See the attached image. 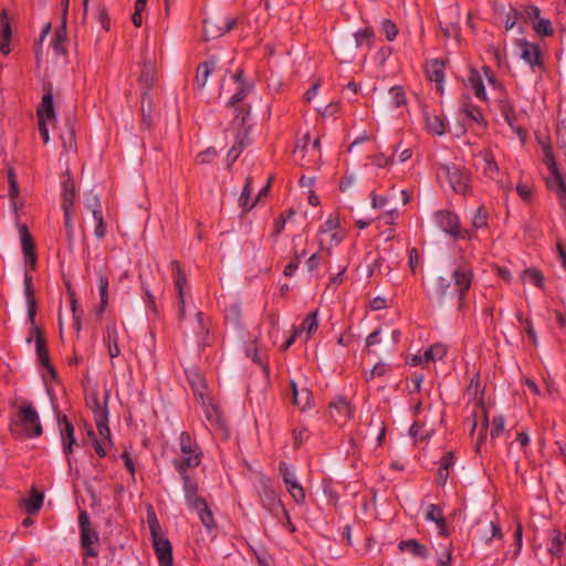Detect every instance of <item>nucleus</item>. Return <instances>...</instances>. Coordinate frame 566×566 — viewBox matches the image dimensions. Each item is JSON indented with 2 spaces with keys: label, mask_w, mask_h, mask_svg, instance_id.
Segmentation results:
<instances>
[{
  "label": "nucleus",
  "mask_w": 566,
  "mask_h": 566,
  "mask_svg": "<svg viewBox=\"0 0 566 566\" xmlns=\"http://www.w3.org/2000/svg\"><path fill=\"white\" fill-rule=\"evenodd\" d=\"M188 380L189 384L195 391L196 395L200 397L202 400V405H206L205 396H206V380L201 376V374L197 370H189L188 371Z\"/></svg>",
  "instance_id": "nucleus-31"
},
{
  "label": "nucleus",
  "mask_w": 566,
  "mask_h": 566,
  "mask_svg": "<svg viewBox=\"0 0 566 566\" xmlns=\"http://www.w3.org/2000/svg\"><path fill=\"white\" fill-rule=\"evenodd\" d=\"M301 332H306V339L311 338V336L317 331L318 328V321H317V311H314L310 313L301 327H297Z\"/></svg>",
  "instance_id": "nucleus-41"
},
{
  "label": "nucleus",
  "mask_w": 566,
  "mask_h": 566,
  "mask_svg": "<svg viewBox=\"0 0 566 566\" xmlns=\"http://www.w3.org/2000/svg\"><path fill=\"white\" fill-rule=\"evenodd\" d=\"M480 157L483 160V172L486 177L491 179H496L499 176V166L494 160V157L491 151L484 150L480 153Z\"/></svg>",
  "instance_id": "nucleus-35"
},
{
  "label": "nucleus",
  "mask_w": 566,
  "mask_h": 566,
  "mask_svg": "<svg viewBox=\"0 0 566 566\" xmlns=\"http://www.w3.org/2000/svg\"><path fill=\"white\" fill-rule=\"evenodd\" d=\"M427 74L430 81L436 82L439 88L444 78V63L440 60H433L427 64Z\"/></svg>",
  "instance_id": "nucleus-32"
},
{
  "label": "nucleus",
  "mask_w": 566,
  "mask_h": 566,
  "mask_svg": "<svg viewBox=\"0 0 566 566\" xmlns=\"http://www.w3.org/2000/svg\"><path fill=\"white\" fill-rule=\"evenodd\" d=\"M237 24L235 18L229 19H219V18H209L203 21V35L205 40L209 41L212 39H217L227 32L231 31Z\"/></svg>",
  "instance_id": "nucleus-9"
},
{
  "label": "nucleus",
  "mask_w": 566,
  "mask_h": 566,
  "mask_svg": "<svg viewBox=\"0 0 566 566\" xmlns=\"http://www.w3.org/2000/svg\"><path fill=\"white\" fill-rule=\"evenodd\" d=\"M399 549L400 551H410L412 553V555L415 556H420V557H424L426 556V547L423 545H421L420 543H418L417 541L415 539H409V541H402L399 543Z\"/></svg>",
  "instance_id": "nucleus-46"
},
{
  "label": "nucleus",
  "mask_w": 566,
  "mask_h": 566,
  "mask_svg": "<svg viewBox=\"0 0 566 566\" xmlns=\"http://www.w3.org/2000/svg\"><path fill=\"white\" fill-rule=\"evenodd\" d=\"M59 426L63 444V452L66 454L67 462L70 463V454L73 452V446L76 443L74 437V427L65 416L63 418H59Z\"/></svg>",
  "instance_id": "nucleus-14"
},
{
  "label": "nucleus",
  "mask_w": 566,
  "mask_h": 566,
  "mask_svg": "<svg viewBox=\"0 0 566 566\" xmlns=\"http://www.w3.org/2000/svg\"><path fill=\"white\" fill-rule=\"evenodd\" d=\"M19 233H20L23 254H24L27 261L30 263L31 269L33 270L35 268V263H36V255L34 252L35 247H34L33 239H32L25 224L20 226Z\"/></svg>",
  "instance_id": "nucleus-18"
},
{
  "label": "nucleus",
  "mask_w": 566,
  "mask_h": 566,
  "mask_svg": "<svg viewBox=\"0 0 566 566\" xmlns=\"http://www.w3.org/2000/svg\"><path fill=\"white\" fill-rule=\"evenodd\" d=\"M196 511L199 515L200 521L208 530L214 527L213 515L210 509L208 507L206 500L197 501Z\"/></svg>",
  "instance_id": "nucleus-36"
},
{
  "label": "nucleus",
  "mask_w": 566,
  "mask_h": 566,
  "mask_svg": "<svg viewBox=\"0 0 566 566\" xmlns=\"http://www.w3.org/2000/svg\"><path fill=\"white\" fill-rule=\"evenodd\" d=\"M472 277V270L468 265H459L452 273L454 291L459 294L460 303L471 287Z\"/></svg>",
  "instance_id": "nucleus-11"
},
{
  "label": "nucleus",
  "mask_w": 566,
  "mask_h": 566,
  "mask_svg": "<svg viewBox=\"0 0 566 566\" xmlns=\"http://www.w3.org/2000/svg\"><path fill=\"white\" fill-rule=\"evenodd\" d=\"M446 354H447V348L444 345H442V344L432 345L424 352V361L429 363V361L439 360V359L443 358L446 356Z\"/></svg>",
  "instance_id": "nucleus-48"
},
{
  "label": "nucleus",
  "mask_w": 566,
  "mask_h": 566,
  "mask_svg": "<svg viewBox=\"0 0 566 566\" xmlns=\"http://www.w3.org/2000/svg\"><path fill=\"white\" fill-rule=\"evenodd\" d=\"M86 403L90 409L94 412V420L98 430L99 436L111 443V430L107 426V409L105 406H102L98 399V394L96 390H92L86 396Z\"/></svg>",
  "instance_id": "nucleus-5"
},
{
  "label": "nucleus",
  "mask_w": 566,
  "mask_h": 566,
  "mask_svg": "<svg viewBox=\"0 0 566 566\" xmlns=\"http://www.w3.org/2000/svg\"><path fill=\"white\" fill-rule=\"evenodd\" d=\"M87 206L92 209L93 217L96 221L94 234L97 239H103L106 234V226L101 210L99 198L91 193Z\"/></svg>",
  "instance_id": "nucleus-17"
},
{
  "label": "nucleus",
  "mask_w": 566,
  "mask_h": 566,
  "mask_svg": "<svg viewBox=\"0 0 566 566\" xmlns=\"http://www.w3.org/2000/svg\"><path fill=\"white\" fill-rule=\"evenodd\" d=\"M453 465V454L452 452L447 453L441 460L438 468V476L437 482L441 485H444L449 478V470Z\"/></svg>",
  "instance_id": "nucleus-38"
},
{
  "label": "nucleus",
  "mask_w": 566,
  "mask_h": 566,
  "mask_svg": "<svg viewBox=\"0 0 566 566\" xmlns=\"http://www.w3.org/2000/svg\"><path fill=\"white\" fill-rule=\"evenodd\" d=\"M88 436L93 439L95 452L98 454V457L104 458L106 455V451H105V448H104V442L99 441L95 437L93 431H90Z\"/></svg>",
  "instance_id": "nucleus-62"
},
{
  "label": "nucleus",
  "mask_w": 566,
  "mask_h": 566,
  "mask_svg": "<svg viewBox=\"0 0 566 566\" xmlns=\"http://www.w3.org/2000/svg\"><path fill=\"white\" fill-rule=\"evenodd\" d=\"M424 120L427 130L430 134L441 136L446 133V124L441 115L424 112Z\"/></svg>",
  "instance_id": "nucleus-25"
},
{
  "label": "nucleus",
  "mask_w": 566,
  "mask_h": 566,
  "mask_svg": "<svg viewBox=\"0 0 566 566\" xmlns=\"http://www.w3.org/2000/svg\"><path fill=\"white\" fill-rule=\"evenodd\" d=\"M379 334L380 329H376L366 338V348L369 354L373 353L371 347L380 342Z\"/></svg>",
  "instance_id": "nucleus-63"
},
{
  "label": "nucleus",
  "mask_w": 566,
  "mask_h": 566,
  "mask_svg": "<svg viewBox=\"0 0 566 566\" xmlns=\"http://www.w3.org/2000/svg\"><path fill=\"white\" fill-rule=\"evenodd\" d=\"M155 65L150 61H146L143 65L139 83L144 93V96L148 94V92L153 88L155 84Z\"/></svg>",
  "instance_id": "nucleus-22"
},
{
  "label": "nucleus",
  "mask_w": 566,
  "mask_h": 566,
  "mask_svg": "<svg viewBox=\"0 0 566 566\" xmlns=\"http://www.w3.org/2000/svg\"><path fill=\"white\" fill-rule=\"evenodd\" d=\"M470 87L474 91L478 98L485 101L486 94L483 85V81L476 70H471L468 76Z\"/></svg>",
  "instance_id": "nucleus-37"
},
{
  "label": "nucleus",
  "mask_w": 566,
  "mask_h": 566,
  "mask_svg": "<svg viewBox=\"0 0 566 566\" xmlns=\"http://www.w3.org/2000/svg\"><path fill=\"white\" fill-rule=\"evenodd\" d=\"M461 111L465 116L478 123V124H484L483 115L480 108L471 105L468 101H464L461 106Z\"/></svg>",
  "instance_id": "nucleus-44"
},
{
  "label": "nucleus",
  "mask_w": 566,
  "mask_h": 566,
  "mask_svg": "<svg viewBox=\"0 0 566 566\" xmlns=\"http://www.w3.org/2000/svg\"><path fill=\"white\" fill-rule=\"evenodd\" d=\"M439 179H446L457 193L465 195L470 190V171L457 165H440L437 171Z\"/></svg>",
  "instance_id": "nucleus-3"
},
{
  "label": "nucleus",
  "mask_w": 566,
  "mask_h": 566,
  "mask_svg": "<svg viewBox=\"0 0 566 566\" xmlns=\"http://www.w3.org/2000/svg\"><path fill=\"white\" fill-rule=\"evenodd\" d=\"M305 251H303L301 254H295L293 260L285 266L284 269V275L285 276H292L295 270L298 268L301 263V259L305 255Z\"/></svg>",
  "instance_id": "nucleus-60"
},
{
  "label": "nucleus",
  "mask_w": 566,
  "mask_h": 566,
  "mask_svg": "<svg viewBox=\"0 0 566 566\" xmlns=\"http://www.w3.org/2000/svg\"><path fill=\"white\" fill-rule=\"evenodd\" d=\"M280 474L282 475L283 482L286 486L287 492L298 504L305 501V491L296 479V475L291 471L290 467L285 462H281L279 465Z\"/></svg>",
  "instance_id": "nucleus-10"
},
{
  "label": "nucleus",
  "mask_w": 566,
  "mask_h": 566,
  "mask_svg": "<svg viewBox=\"0 0 566 566\" xmlns=\"http://www.w3.org/2000/svg\"><path fill=\"white\" fill-rule=\"evenodd\" d=\"M563 538L559 530H552L549 534L548 552L557 557L563 554Z\"/></svg>",
  "instance_id": "nucleus-40"
},
{
  "label": "nucleus",
  "mask_w": 566,
  "mask_h": 566,
  "mask_svg": "<svg viewBox=\"0 0 566 566\" xmlns=\"http://www.w3.org/2000/svg\"><path fill=\"white\" fill-rule=\"evenodd\" d=\"M391 101L395 103L396 107L406 106V94L401 86H392L391 87Z\"/></svg>",
  "instance_id": "nucleus-55"
},
{
  "label": "nucleus",
  "mask_w": 566,
  "mask_h": 566,
  "mask_svg": "<svg viewBox=\"0 0 566 566\" xmlns=\"http://www.w3.org/2000/svg\"><path fill=\"white\" fill-rule=\"evenodd\" d=\"M61 140L65 150H71L75 145V133L73 128L69 127L65 133L61 134Z\"/></svg>",
  "instance_id": "nucleus-57"
},
{
  "label": "nucleus",
  "mask_w": 566,
  "mask_h": 566,
  "mask_svg": "<svg viewBox=\"0 0 566 566\" xmlns=\"http://www.w3.org/2000/svg\"><path fill=\"white\" fill-rule=\"evenodd\" d=\"M193 333L205 343L206 337L209 334V328L207 324V318L203 313L198 312L196 314V326L193 327Z\"/></svg>",
  "instance_id": "nucleus-45"
},
{
  "label": "nucleus",
  "mask_w": 566,
  "mask_h": 566,
  "mask_svg": "<svg viewBox=\"0 0 566 566\" xmlns=\"http://www.w3.org/2000/svg\"><path fill=\"white\" fill-rule=\"evenodd\" d=\"M9 430L17 437H40L43 429L35 408L31 403L19 407L10 419Z\"/></svg>",
  "instance_id": "nucleus-1"
},
{
  "label": "nucleus",
  "mask_w": 566,
  "mask_h": 566,
  "mask_svg": "<svg viewBox=\"0 0 566 566\" xmlns=\"http://www.w3.org/2000/svg\"><path fill=\"white\" fill-rule=\"evenodd\" d=\"M75 201V186L70 178L63 182L62 209H72Z\"/></svg>",
  "instance_id": "nucleus-39"
},
{
  "label": "nucleus",
  "mask_w": 566,
  "mask_h": 566,
  "mask_svg": "<svg viewBox=\"0 0 566 566\" xmlns=\"http://www.w3.org/2000/svg\"><path fill=\"white\" fill-rule=\"evenodd\" d=\"M0 24L2 28L0 34V51L7 55L10 52L9 42L11 39V27L6 11H2L0 14Z\"/></svg>",
  "instance_id": "nucleus-27"
},
{
  "label": "nucleus",
  "mask_w": 566,
  "mask_h": 566,
  "mask_svg": "<svg viewBox=\"0 0 566 566\" xmlns=\"http://www.w3.org/2000/svg\"><path fill=\"white\" fill-rule=\"evenodd\" d=\"M523 282H531L535 286L543 289L544 287V276L536 269H526L522 274Z\"/></svg>",
  "instance_id": "nucleus-47"
},
{
  "label": "nucleus",
  "mask_w": 566,
  "mask_h": 566,
  "mask_svg": "<svg viewBox=\"0 0 566 566\" xmlns=\"http://www.w3.org/2000/svg\"><path fill=\"white\" fill-rule=\"evenodd\" d=\"M171 271L175 275V285L178 293V300L185 298V289L187 286V275L177 260L170 262Z\"/></svg>",
  "instance_id": "nucleus-26"
},
{
  "label": "nucleus",
  "mask_w": 566,
  "mask_h": 566,
  "mask_svg": "<svg viewBox=\"0 0 566 566\" xmlns=\"http://www.w3.org/2000/svg\"><path fill=\"white\" fill-rule=\"evenodd\" d=\"M535 31L541 35H552L554 33L553 25L547 19H538V21L534 25Z\"/></svg>",
  "instance_id": "nucleus-54"
},
{
  "label": "nucleus",
  "mask_w": 566,
  "mask_h": 566,
  "mask_svg": "<svg viewBox=\"0 0 566 566\" xmlns=\"http://www.w3.org/2000/svg\"><path fill=\"white\" fill-rule=\"evenodd\" d=\"M373 36L374 32L370 28H364L358 30L354 34V48H359L365 43H369Z\"/></svg>",
  "instance_id": "nucleus-50"
},
{
  "label": "nucleus",
  "mask_w": 566,
  "mask_h": 566,
  "mask_svg": "<svg viewBox=\"0 0 566 566\" xmlns=\"http://www.w3.org/2000/svg\"><path fill=\"white\" fill-rule=\"evenodd\" d=\"M521 48V57L531 66H539L543 64L541 50L538 45L527 41L518 42Z\"/></svg>",
  "instance_id": "nucleus-20"
},
{
  "label": "nucleus",
  "mask_w": 566,
  "mask_h": 566,
  "mask_svg": "<svg viewBox=\"0 0 566 566\" xmlns=\"http://www.w3.org/2000/svg\"><path fill=\"white\" fill-rule=\"evenodd\" d=\"M252 184H253L252 177L251 176L247 177L244 187H243L241 196L239 198V205L243 209V211H249L256 205L255 199L251 200Z\"/></svg>",
  "instance_id": "nucleus-34"
},
{
  "label": "nucleus",
  "mask_w": 566,
  "mask_h": 566,
  "mask_svg": "<svg viewBox=\"0 0 566 566\" xmlns=\"http://www.w3.org/2000/svg\"><path fill=\"white\" fill-rule=\"evenodd\" d=\"M342 240L343 235L335 230L326 235L319 237L318 243L322 250H331L333 247L339 244Z\"/></svg>",
  "instance_id": "nucleus-43"
},
{
  "label": "nucleus",
  "mask_w": 566,
  "mask_h": 566,
  "mask_svg": "<svg viewBox=\"0 0 566 566\" xmlns=\"http://www.w3.org/2000/svg\"><path fill=\"white\" fill-rule=\"evenodd\" d=\"M97 20L102 24L103 29L108 31L111 27V20L108 15V11L105 6H98L97 8Z\"/></svg>",
  "instance_id": "nucleus-59"
},
{
  "label": "nucleus",
  "mask_w": 566,
  "mask_h": 566,
  "mask_svg": "<svg viewBox=\"0 0 566 566\" xmlns=\"http://www.w3.org/2000/svg\"><path fill=\"white\" fill-rule=\"evenodd\" d=\"M108 355L111 357V364L114 366V359L117 358L120 355V349L118 346L119 336H118V328L117 324L115 322L108 323L106 326V335L104 338Z\"/></svg>",
  "instance_id": "nucleus-16"
},
{
  "label": "nucleus",
  "mask_w": 566,
  "mask_h": 566,
  "mask_svg": "<svg viewBox=\"0 0 566 566\" xmlns=\"http://www.w3.org/2000/svg\"><path fill=\"white\" fill-rule=\"evenodd\" d=\"M35 332V349L39 361L45 367L52 376H55V370L50 363L49 352L46 348L44 336L39 327H34Z\"/></svg>",
  "instance_id": "nucleus-19"
},
{
  "label": "nucleus",
  "mask_w": 566,
  "mask_h": 566,
  "mask_svg": "<svg viewBox=\"0 0 566 566\" xmlns=\"http://www.w3.org/2000/svg\"><path fill=\"white\" fill-rule=\"evenodd\" d=\"M24 292L27 297V304H28V315L31 324H34L35 319V307H36V301L34 296V291L32 289V276L25 274L24 276Z\"/></svg>",
  "instance_id": "nucleus-28"
},
{
  "label": "nucleus",
  "mask_w": 566,
  "mask_h": 566,
  "mask_svg": "<svg viewBox=\"0 0 566 566\" xmlns=\"http://www.w3.org/2000/svg\"><path fill=\"white\" fill-rule=\"evenodd\" d=\"M504 424L505 421L502 416H497L492 419V428L490 432L492 439H496L503 433Z\"/></svg>",
  "instance_id": "nucleus-56"
},
{
  "label": "nucleus",
  "mask_w": 566,
  "mask_h": 566,
  "mask_svg": "<svg viewBox=\"0 0 566 566\" xmlns=\"http://www.w3.org/2000/svg\"><path fill=\"white\" fill-rule=\"evenodd\" d=\"M354 409L345 398H337L329 405V413L335 423L344 426L353 416Z\"/></svg>",
  "instance_id": "nucleus-12"
},
{
  "label": "nucleus",
  "mask_w": 566,
  "mask_h": 566,
  "mask_svg": "<svg viewBox=\"0 0 566 566\" xmlns=\"http://www.w3.org/2000/svg\"><path fill=\"white\" fill-rule=\"evenodd\" d=\"M437 226L453 238L471 239L472 234L469 230L461 229L459 218L455 213L448 210H440L434 213Z\"/></svg>",
  "instance_id": "nucleus-6"
},
{
  "label": "nucleus",
  "mask_w": 566,
  "mask_h": 566,
  "mask_svg": "<svg viewBox=\"0 0 566 566\" xmlns=\"http://www.w3.org/2000/svg\"><path fill=\"white\" fill-rule=\"evenodd\" d=\"M291 388L293 395V403L301 410H305L311 403L312 392L305 386L298 387L295 381H291Z\"/></svg>",
  "instance_id": "nucleus-21"
},
{
  "label": "nucleus",
  "mask_w": 566,
  "mask_h": 566,
  "mask_svg": "<svg viewBox=\"0 0 566 566\" xmlns=\"http://www.w3.org/2000/svg\"><path fill=\"white\" fill-rule=\"evenodd\" d=\"M426 516L429 521L437 524L441 535H448L446 518L443 516L442 510L438 505L430 504L428 506Z\"/></svg>",
  "instance_id": "nucleus-29"
},
{
  "label": "nucleus",
  "mask_w": 566,
  "mask_h": 566,
  "mask_svg": "<svg viewBox=\"0 0 566 566\" xmlns=\"http://www.w3.org/2000/svg\"><path fill=\"white\" fill-rule=\"evenodd\" d=\"M64 212V229L66 234V241L69 248H73L74 244V222L72 209H63Z\"/></svg>",
  "instance_id": "nucleus-42"
},
{
  "label": "nucleus",
  "mask_w": 566,
  "mask_h": 566,
  "mask_svg": "<svg viewBox=\"0 0 566 566\" xmlns=\"http://www.w3.org/2000/svg\"><path fill=\"white\" fill-rule=\"evenodd\" d=\"M232 91L234 92L230 97V105H234L245 97L248 87L242 81V71L231 74L229 80L223 78L221 81L220 94H231Z\"/></svg>",
  "instance_id": "nucleus-7"
},
{
  "label": "nucleus",
  "mask_w": 566,
  "mask_h": 566,
  "mask_svg": "<svg viewBox=\"0 0 566 566\" xmlns=\"http://www.w3.org/2000/svg\"><path fill=\"white\" fill-rule=\"evenodd\" d=\"M44 495L39 492L34 486L31 489L30 495L27 499L21 500V505L24 506L25 511L32 515L36 514L42 507Z\"/></svg>",
  "instance_id": "nucleus-23"
},
{
  "label": "nucleus",
  "mask_w": 566,
  "mask_h": 566,
  "mask_svg": "<svg viewBox=\"0 0 566 566\" xmlns=\"http://www.w3.org/2000/svg\"><path fill=\"white\" fill-rule=\"evenodd\" d=\"M488 226V213L485 209L481 206L479 207L472 217V227L474 229H482Z\"/></svg>",
  "instance_id": "nucleus-51"
},
{
  "label": "nucleus",
  "mask_w": 566,
  "mask_h": 566,
  "mask_svg": "<svg viewBox=\"0 0 566 566\" xmlns=\"http://www.w3.org/2000/svg\"><path fill=\"white\" fill-rule=\"evenodd\" d=\"M217 64V57L211 56L209 60L200 63L196 70V76L193 85L197 90H202L208 84L209 77L211 76Z\"/></svg>",
  "instance_id": "nucleus-15"
},
{
  "label": "nucleus",
  "mask_w": 566,
  "mask_h": 566,
  "mask_svg": "<svg viewBox=\"0 0 566 566\" xmlns=\"http://www.w3.org/2000/svg\"><path fill=\"white\" fill-rule=\"evenodd\" d=\"M78 524L81 528V545L87 551L88 556H96L97 552L92 547L99 539L98 534L92 527L90 516L85 511L78 514Z\"/></svg>",
  "instance_id": "nucleus-8"
},
{
  "label": "nucleus",
  "mask_w": 566,
  "mask_h": 566,
  "mask_svg": "<svg viewBox=\"0 0 566 566\" xmlns=\"http://www.w3.org/2000/svg\"><path fill=\"white\" fill-rule=\"evenodd\" d=\"M98 287L101 295L99 311L103 312L108 304V279L103 274L98 277Z\"/></svg>",
  "instance_id": "nucleus-49"
},
{
  "label": "nucleus",
  "mask_w": 566,
  "mask_h": 566,
  "mask_svg": "<svg viewBox=\"0 0 566 566\" xmlns=\"http://www.w3.org/2000/svg\"><path fill=\"white\" fill-rule=\"evenodd\" d=\"M66 41V22L65 18L62 19L61 25L55 30L54 39L52 41V46L57 55H64L66 53V49L64 43Z\"/></svg>",
  "instance_id": "nucleus-33"
},
{
  "label": "nucleus",
  "mask_w": 566,
  "mask_h": 566,
  "mask_svg": "<svg viewBox=\"0 0 566 566\" xmlns=\"http://www.w3.org/2000/svg\"><path fill=\"white\" fill-rule=\"evenodd\" d=\"M178 472L180 473L181 479L184 481L185 495L196 494L198 492V484L196 481L191 480L190 476L187 474V469H184L182 471Z\"/></svg>",
  "instance_id": "nucleus-52"
},
{
  "label": "nucleus",
  "mask_w": 566,
  "mask_h": 566,
  "mask_svg": "<svg viewBox=\"0 0 566 566\" xmlns=\"http://www.w3.org/2000/svg\"><path fill=\"white\" fill-rule=\"evenodd\" d=\"M369 306L373 311H379V310L386 308L387 300H386V297H382V296L374 297L373 300H370Z\"/></svg>",
  "instance_id": "nucleus-64"
},
{
  "label": "nucleus",
  "mask_w": 566,
  "mask_h": 566,
  "mask_svg": "<svg viewBox=\"0 0 566 566\" xmlns=\"http://www.w3.org/2000/svg\"><path fill=\"white\" fill-rule=\"evenodd\" d=\"M36 114H38L39 120H43V122L52 120L55 118V112H54V106H53V96H52L51 91H49L42 97V101L38 107Z\"/></svg>",
  "instance_id": "nucleus-24"
},
{
  "label": "nucleus",
  "mask_w": 566,
  "mask_h": 566,
  "mask_svg": "<svg viewBox=\"0 0 566 566\" xmlns=\"http://www.w3.org/2000/svg\"><path fill=\"white\" fill-rule=\"evenodd\" d=\"M338 228V219L334 216H329V218L324 222V224L319 229V237L326 235L329 232L337 230Z\"/></svg>",
  "instance_id": "nucleus-58"
},
{
  "label": "nucleus",
  "mask_w": 566,
  "mask_h": 566,
  "mask_svg": "<svg viewBox=\"0 0 566 566\" xmlns=\"http://www.w3.org/2000/svg\"><path fill=\"white\" fill-rule=\"evenodd\" d=\"M387 374V368L385 364H377L374 368L366 375L365 380L368 384L370 389L381 390L385 389V386L378 381V378L384 377Z\"/></svg>",
  "instance_id": "nucleus-30"
},
{
  "label": "nucleus",
  "mask_w": 566,
  "mask_h": 566,
  "mask_svg": "<svg viewBox=\"0 0 566 566\" xmlns=\"http://www.w3.org/2000/svg\"><path fill=\"white\" fill-rule=\"evenodd\" d=\"M554 174H555L557 186H558L559 199H560L563 208L566 210V184L564 182L562 176L555 169H554Z\"/></svg>",
  "instance_id": "nucleus-61"
},
{
  "label": "nucleus",
  "mask_w": 566,
  "mask_h": 566,
  "mask_svg": "<svg viewBox=\"0 0 566 566\" xmlns=\"http://www.w3.org/2000/svg\"><path fill=\"white\" fill-rule=\"evenodd\" d=\"M217 157V150L212 147L199 153L196 156L195 163L197 165H205L211 163Z\"/></svg>",
  "instance_id": "nucleus-53"
},
{
  "label": "nucleus",
  "mask_w": 566,
  "mask_h": 566,
  "mask_svg": "<svg viewBox=\"0 0 566 566\" xmlns=\"http://www.w3.org/2000/svg\"><path fill=\"white\" fill-rule=\"evenodd\" d=\"M147 522L153 538V545L159 566H172V547L170 542L161 535V528L153 510L148 511Z\"/></svg>",
  "instance_id": "nucleus-2"
},
{
  "label": "nucleus",
  "mask_w": 566,
  "mask_h": 566,
  "mask_svg": "<svg viewBox=\"0 0 566 566\" xmlns=\"http://www.w3.org/2000/svg\"><path fill=\"white\" fill-rule=\"evenodd\" d=\"M261 501L262 505L272 514H276L279 511H283L284 506L281 502L277 493L271 488L270 481H263L262 492H261Z\"/></svg>",
  "instance_id": "nucleus-13"
},
{
  "label": "nucleus",
  "mask_w": 566,
  "mask_h": 566,
  "mask_svg": "<svg viewBox=\"0 0 566 566\" xmlns=\"http://www.w3.org/2000/svg\"><path fill=\"white\" fill-rule=\"evenodd\" d=\"M179 444L181 457L174 460V465L178 471L187 468H197L201 462L202 453L199 450L197 442L186 431L180 433Z\"/></svg>",
  "instance_id": "nucleus-4"
}]
</instances>
